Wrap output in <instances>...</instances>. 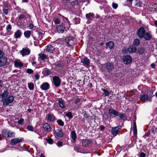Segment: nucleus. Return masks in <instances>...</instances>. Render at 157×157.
<instances>
[{
	"label": "nucleus",
	"instance_id": "obj_1",
	"mask_svg": "<svg viewBox=\"0 0 157 157\" xmlns=\"http://www.w3.org/2000/svg\"><path fill=\"white\" fill-rule=\"evenodd\" d=\"M1 133L5 138H12L14 137L15 135V133L14 132L6 129H2Z\"/></svg>",
	"mask_w": 157,
	"mask_h": 157
},
{
	"label": "nucleus",
	"instance_id": "obj_2",
	"mask_svg": "<svg viewBox=\"0 0 157 157\" xmlns=\"http://www.w3.org/2000/svg\"><path fill=\"white\" fill-rule=\"evenodd\" d=\"M14 98L13 96H10L5 99H2V101L3 102L4 105L6 106L9 104L13 103L14 100Z\"/></svg>",
	"mask_w": 157,
	"mask_h": 157
},
{
	"label": "nucleus",
	"instance_id": "obj_3",
	"mask_svg": "<svg viewBox=\"0 0 157 157\" xmlns=\"http://www.w3.org/2000/svg\"><path fill=\"white\" fill-rule=\"evenodd\" d=\"M108 114L109 115L110 117L112 118H114L116 116H119V112L113 108H110L109 109Z\"/></svg>",
	"mask_w": 157,
	"mask_h": 157
},
{
	"label": "nucleus",
	"instance_id": "obj_4",
	"mask_svg": "<svg viewBox=\"0 0 157 157\" xmlns=\"http://www.w3.org/2000/svg\"><path fill=\"white\" fill-rule=\"evenodd\" d=\"M145 33V31L144 28L141 27L139 29L137 32V34L138 37L140 38H144V35Z\"/></svg>",
	"mask_w": 157,
	"mask_h": 157
},
{
	"label": "nucleus",
	"instance_id": "obj_5",
	"mask_svg": "<svg viewBox=\"0 0 157 157\" xmlns=\"http://www.w3.org/2000/svg\"><path fill=\"white\" fill-rule=\"evenodd\" d=\"M53 82L56 87L59 86L61 84V80L60 78L57 76H55L53 78Z\"/></svg>",
	"mask_w": 157,
	"mask_h": 157
},
{
	"label": "nucleus",
	"instance_id": "obj_6",
	"mask_svg": "<svg viewBox=\"0 0 157 157\" xmlns=\"http://www.w3.org/2000/svg\"><path fill=\"white\" fill-rule=\"evenodd\" d=\"M21 54L23 57L29 55L30 53V50L28 48H23L20 52Z\"/></svg>",
	"mask_w": 157,
	"mask_h": 157
},
{
	"label": "nucleus",
	"instance_id": "obj_7",
	"mask_svg": "<svg viewBox=\"0 0 157 157\" xmlns=\"http://www.w3.org/2000/svg\"><path fill=\"white\" fill-rule=\"evenodd\" d=\"M121 126H118L112 128L111 132L112 135L114 136H116L118 134L119 130L121 129Z\"/></svg>",
	"mask_w": 157,
	"mask_h": 157
},
{
	"label": "nucleus",
	"instance_id": "obj_8",
	"mask_svg": "<svg viewBox=\"0 0 157 157\" xmlns=\"http://www.w3.org/2000/svg\"><path fill=\"white\" fill-rule=\"evenodd\" d=\"M123 62L125 64H128L132 61V58L129 55L124 56L123 58Z\"/></svg>",
	"mask_w": 157,
	"mask_h": 157
},
{
	"label": "nucleus",
	"instance_id": "obj_9",
	"mask_svg": "<svg viewBox=\"0 0 157 157\" xmlns=\"http://www.w3.org/2000/svg\"><path fill=\"white\" fill-rule=\"evenodd\" d=\"M23 140V139L21 138H15L12 139L11 140L10 144L12 145H15Z\"/></svg>",
	"mask_w": 157,
	"mask_h": 157
},
{
	"label": "nucleus",
	"instance_id": "obj_10",
	"mask_svg": "<svg viewBox=\"0 0 157 157\" xmlns=\"http://www.w3.org/2000/svg\"><path fill=\"white\" fill-rule=\"evenodd\" d=\"M65 28V26L64 24L57 25L56 27L57 31L59 33H62L64 32Z\"/></svg>",
	"mask_w": 157,
	"mask_h": 157
},
{
	"label": "nucleus",
	"instance_id": "obj_11",
	"mask_svg": "<svg viewBox=\"0 0 157 157\" xmlns=\"http://www.w3.org/2000/svg\"><path fill=\"white\" fill-rule=\"evenodd\" d=\"M43 128L45 132H49L52 131V128L47 123L43 125Z\"/></svg>",
	"mask_w": 157,
	"mask_h": 157
},
{
	"label": "nucleus",
	"instance_id": "obj_12",
	"mask_svg": "<svg viewBox=\"0 0 157 157\" xmlns=\"http://www.w3.org/2000/svg\"><path fill=\"white\" fill-rule=\"evenodd\" d=\"M140 99L143 101H151L150 97H148V96L147 94H144L140 96Z\"/></svg>",
	"mask_w": 157,
	"mask_h": 157
},
{
	"label": "nucleus",
	"instance_id": "obj_13",
	"mask_svg": "<svg viewBox=\"0 0 157 157\" xmlns=\"http://www.w3.org/2000/svg\"><path fill=\"white\" fill-rule=\"evenodd\" d=\"M50 85L47 82L43 83L40 86V88L44 90H46L49 89Z\"/></svg>",
	"mask_w": 157,
	"mask_h": 157
},
{
	"label": "nucleus",
	"instance_id": "obj_14",
	"mask_svg": "<svg viewBox=\"0 0 157 157\" xmlns=\"http://www.w3.org/2000/svg\"><path fill=\"white\" fill-rule=\"evenodd\" d=\"M82 146L85 147H87L89 144H90L91 143V140L87 139L82 140Z\"/></svg>",
	"mask_w": 157,
	"mask_h": 157
},
{
	"label": "nucleus",
	"instance_id": "obj_15",
	"mask_svg": "<svg viewBox=\"0 0 157 157\" xmlns=\"http://www.w3.org/2000/svg\"><path fill=\"white\" fill-rule=\"evenodd\" d=\"M81 62L85 67L88 66L90 64L89 60L86 57H85L83 60L81 61Z\"/></svg>",
	"mask_w": 157,
	"mask_h": 157
},
{
	"label": "nucleus",
	"instance_id": "obj_16",
	"mask_svg": "<svg viewBox=\"0 0 157 157\" xmlns=\"http://www.w3.org/2000/svg\"><path fill=\"white\" fill-rule=\"evenodd\" d=\"M106 48H109L110 49H113L114 46V43L112 41H110L106 43Z\"/></svg>",
	"mask_w": 157,
	"mask_h": 157
},
{
	"label": "nucleus",
	"instance_id": "obj_17",
	"mask_svg": "<svg viewBox=\"0 0 157 157\" xmlns=\"http://www.w3.org/2000/svg\"><path fill=\"white\" fill-rule=\"evenodd\" d=\"M137 50V48L133 45L131 46L128 48V51L129 53H135Z\"/></svg>",
	"mask_w": 157,
	"mask_h": 157
},
{
	"label": "nucleus",
	"instance_id": "obj_18",
	"mask_svg": "<svg viewBox=\"0 0 157 157\" xmlns=\"http://www.w3.org/2000/svg\"><path fill=\"white\" fill-rule=\"evenodd\" d=\"M151 38L152 35L150 33L145 32L143 38H144L146 40H149L151 39Z\"/></svg>",
	"mask_w": 157,
	"mask_h": 157
},
{
	"label": "nucleus",
	"instance_id": "obj_19",
	"mask_svg": "<svg viewBox=\"0 0 157 157\" xmlns=\"http://www.w3.org/2000/svg\"><path fill=\"white\" fill-rule=\"evenodd\" d=\"M8 95V92L7 90L4 91L2 94H0V98H2V99H5Z\"/></svg>",
	"mask_w": 157,
	"mask_h": 157
},
{
	"label": "nucleus",
	"instance_id": "obj_20",
	"mask_svg": "<svg viewBox=\"0 0 157 157\" xmlns=\"http://www.w3.org/2000/svg\"><path fill=\"white\" fill-rule=\"evenodd\" d=\"M59 104L60 107L64 108L65 107V102L61 98H59Z\"/></svg>",
	"mask_w": 157,
	"mask_h": 157
},
{
	"label": "nucleus",
	"instance_id": "obj_21",
	"mask_svg": "<svg viewBox=\"0 0 157 157\" xmlns=\"http://www.w3.org/2000/svg\"><path fill=\"white\" fill-rule=\"evenodd\" d=\"M55 136L58 137H61L63 136V133L61 130H57L55 132Z\"/></svg>",
	"mask_w": 157,
	"mask_h": 157
},
{
	"label": "nucleus",
	"instance_id": "obj_22",
	"mask_svg": "<svg viewBox=\"0 0 157 157\" xmlns=\"http://www.w3.org/2000/svg\"><path fill=\"white\" fill-rule=\"evenodd\" d=\"M47 119L49 121L53 122L55 120V117L53 114L49 113L48 114Z\"/></svg>",
	"mask_w": 157,
	"mask_h": 157
},
{
	"label": "nucleus",
	"instance_id": "obj_23",
	"mask_svg": "<svg viewBox=\"0 0 157 157\" xmlns=\"http://www.w3.org/2000/svg\"><path fill=\"white\" fill-rule=\"evenodd\" d=\"M106 68L109 71H112L113 67V65L112 63H107L105 65Z\"/></svg>",
	"mask_w": 157,
	"mask_h": 157
},
{
	"label": "nucleus",
	"instance_id": "obj_24",
	"mask_svg": "<svg viewBox=\"0 0 157 157\" xmlns=\"http://www.w3.org/2000/svg\"><path fill=\"white\" fill-rule=\"evenodd\" d=\"M7 59L6 58L0 59V66H4L6 64Z\"/></svg>",
	"mask_w": 157,
	"mask_h": 157
},
{
	"label": "nucleus",
	"instance_id": "obj_25",
	"mask_svg": "<svg viewBox=\"0 0 157 157\" xmlns=\"http://www.w3.org/2000/svg\"><path fill=\"white\" fill-rule=\"evenodd\" d=\"M21 32L20 30H17L14 33V36L16 38H19L21 36Z\"/></svg>",
	"mask_w": 157,
	"mask_h": 157
},
{
	"label": "nucleus",
	"instance_id": "obj_26",
	"mask_svg": "<svg viewBox=\"0 0 157 157\" xmlns=\"http://www.w3.org/2000/svg\"><path fill=\"white\" fill-rule=\"evenodd\" d=\"M46 50L48 52L52 53L53 51L54 50V48L52 45H49L47 46Z\"/></svg>",
	"mask_w": 157,
	"mask_h": 157
},
{
	"label": "nucleus",
	"instance_id": "obj_27",
	"mask_svg": "<svg viewBox=\"0 0 157 157\" xmlns=\"http://www.w3.org/2000/svg\"><path fill=\"white\" fill-rule=\"evenodd\" d=\"M65 41L67 43V46H71L73 43V41L72 40L69 39V38L66 39Z\"/></svg>",
	"mask_w": 157,
	"mask_h": 157
},
{
	"label": "nucleus",
	"instance_id": "obj_28",
	"mask_svg": "<svg viewBox=\"0 0 157 157\" xmlns=\"http://www.w3.org/2000/svg\"><path fill=\"white\" fill-rule=\"evenodd\" d=\"M94 14L92 13H89L86 14V17L87 19H90L94 17Z\"/></svg>",
	"mask_w": 157,
	"mask_h": 157
},
{
	"label": "nucleus",
	"instance_id": "obj_29",
	"mask_svg": "<svg viewBox=\"0 0 157 157\" xmlns=\"http://www.w3.org/2000/svg\"><path fill=\"white\" fill-rule=\"evenodd\" d=\"M133 132L135 136H136L137 135V129H136V123L135 122H134V124L133 125Z\"/></svg>",
	"mask_w": 157,
	"mask_h": 157
},
{
	"label": "nucleus",
	"instance_id": "obj_30",
	"mask_svg": "<svg viewBox=\"0 0 157 157\" xmlns=\"http://www.w3.org/2000/svg\"><path fill=\"white\" fill-rule=\"evenodd\" d=\"M150 132L154 134L156 132H157V128L155 126H152L151 129L150 130Z\"/></svg>",
	"mask_w": 157,
	"mask_h": 157
},
{
	"label": "nucleus",
	"instance_id": "obj_31",
	"mask_svg": "<svg viewBox=\"0 0 157 157\" xmlns=\"http://www.w3.org/2000/svg\"><path fill=\"white\" fill-rule=\"evenodd\" d=\"M14 64L16 67L19 68H21L23 66L22 63L19 62H15Z\"/></svg>",
	"mask_w": 157,
	"mask_h": 157
},
{
	"label": "nucleus",
	"instance_id": "obj_32",
	"mask_svg": "<svg viewBox=\"0 0 157 157\" xmlns=\"http://www.w3.org/2000/svg\"><path fill=\"white\" fill-rule=\"evenodd\" d=\"M102 90L103 92V94H104L105 96H109L110 94V92L106 89H102Z\"/></svg>",
	"mask_w": 157,
	"mask_h": 157
},
{
	"label": "nucleus",
	"instance_id": "obj_33",
	"mask_svg": "<svg viewBox=\"0 0 157 157\" xmlns=\"http://www.w3.org/2000/svg\"><path fill=\"white\" fill-rule=\"evenodd\" d=\"M71 136L72 139L73 140L75 141L76 139V133L74 131H72L71 132Z\"/></svg>",
	"mask_w": 157,
	"mask_h": 157
},
{
	"label": "nucleus",
	"instance_id": "obj_34",
	"mask_svg": "<svg viewBox=\"0 0 157 157\" xmlns=\"http://www.w3.org/2000/svg\"><path fill=\"white\" fill-rule=\"evenodd\" d=\"M43 73L44 74H46L47 75H49L51 74V72L48 69L44 68L43 70Z\"/></svg>",
	"mask_w": 157,
	"mask_h": 157
},
{
	"label": "nucleus",
	"instance_id": "obj_35",
	"mask_svg": "<svg viewBox=\"0 0 157 157\" xmlns=\"http://www.w3.org/2000/svg\"><path fill=\"white\" fill-rule=\"evenodd\" d=\"M28 88L30 90H33L34 89V85L33 83H28Z\"/></svg>",
	"mask_w": 157,
	"mask_h": 157
},
{
	"label": "nucleus",
	"instance_id": "obj_36",
	"mask_svg": "<svg viewBox=\"0 0 157 157\" xmlns=\"http://www.w3.org/2000/svg\"><path fill=\"white\" fill-rule=\"evenodd\" d=\"M31 32L30 31H26L24 33V34L25 37L27 38H29L31 35Z\"/></svg>",
	"mask_w": 157,
	"mask_h": 157
},
{
	"label": "nucleus",
	"instance_id": "obj_37",
	"mask_svg": "<svg viewBox=\"0 0 157 157\" xmlns=\"http://www.w3.org/2000/svg\"><path fill=\"white\" fill-rule=\"evenodd\" d=\"M45 139L47 142L49 144H52L54 143L52 139L49 137H48L46 138Z\"/></svg>",
	"mask_w": 157,
	"mask_h": 157
},
{
	"label": "nucleus",
	"instance_id": "obj_38",
	"mask_svg": "<svg viewBox=\"0 0 157 157\" xmlns=\"http://www.w3.org/2000/svg\"><path fill=\"white\" fill-rule=\"evenodd\" d=\"M140 43V40L138 39H136L134 40L133 44L137 46Z\"/></svg>",
	"mask_w": 157,
	"mask_h": 157
},
{
	"label": "nucleus",
	"instance_id": "obj_39",
	"mask_svg": "<svg viewBox=\"0 0 157 157\" xmlns=\"http://www.w3.org/2000/svg\"><path fill=\"white\" fill-rule=\"evenodd\" d=\"M73 21L75 24H78L80 22V19L78 18H75L73 19Z\"/></svg>",
	"mask_w": 157,
	"mask_h": 157
},
{
	"label": "nucleus",
	"instance_id": "obj_40",
	"mask_svg": "<svg viewBox=\"0 0 157 157\" xmlns=\"http://www.w3.org/2000/svg\"><path fill=\"white\" fill-rule=\"evenodd\" d=\"M57 122L60 126H63L64 124L63 122L61 119H59L57 121Z\"/></svg>",
	"mask_w": 157,
	"mask_h": 157
},
{
	"label": "nucleus",
	"instance_id": "obj_41",
	"mask_svg": "<svg viewBox=\"0 0 157 157\" xmlns=\"http://www.w3.org/2000/svg\"><path fill=\"white\" fill-rule=\"evenodd\" d=\"M25 15L24 13H22L19 15L17 18L18 19L20 20H22L25 18Z\"/></svg>",
	"mask_w": 157,
	"mask_h": 157
},
{
	"label": "nucleus",
	"instance_id": "obj_42",
	"mask_svg": "<svg viewBox=\"0 0 157 157\" xmlns=\"http://www.w3.org/2000/svg\"><path fill=\"white\" fill-rule=\"evenodd\" d=\"M122 53L124 54H127L129 53V51H128V49L125 48H124L122 49Z\"/></svg>",
	"mask_w": 157,
	"mask_h": 157
},
{
	"label": "nucleus",
	"instance_id": "obj_43",
	"mask_svg": "<svg viewBox=\"0 0 157 157\" xmlns=\"http://www.w3.org/2000/svg\"><path fill=\"white\" fill-rule=\"evenodd\" d=\"M66 116L69 117V118H72V113L70 112H66L65 113Z\"/></svg>",
	"mask_w": 157,
	"mask_h": 157
},
{
	"label": "nucleus",
	"instance_id": "obj_44",
	"mask_svg": "<svg viewBox=\"0 0 157 157\" xmlns=\"http://www.w3.org/2000/svg\"><path fill=\"white\" fill-rule=\"evenodd\" d=\"M39 55L40 56V59L42 60L46 58V55L44 54H39Z\"/></svg>",
	"mask_w": 157,
	"mask_h": 157
},
{
	"label": "nucleus",
	"instance_id": "obj_45",
	"mask_svg": "<svg viewBox=\"0 0 157 157\" xmlns=\"http://www.w3.org/2000/svg\"><path fill=\"white\" fill-rule=\"evenodd\" d=\"M12 29L11 26L10 25H8L6 27V30L8 32H10Z\"/></svg>",
	"mask_w": 157,
	"mask_h": 157
},
{
	"label": "nucleus",
	"instance_id": "obj_46",
	"mask_svg": "<svg viewBox=\"0 0 157 157\" xmlns=\"http://www.w3.org/2000/svg\"><path fill=\"white\" fill-rule=\"evenodd\" d=\"M27 130L31 131H33V127L30 125H29L27 126Z\"/></svg>",
	"mask_w": 157,
	"mask_h": 157
},
{
	"label": "nucleus",
	"instance_id": "obj_47",
	"mask_svg": "<svg viewBox=\"0 0 157 157\" xmlns=\"http://www.w3.org/2000/svg\"><path fill=\"white\" fill-rule=\"evenodd\" d=\"M81 98H77L74 101V103L75 104H77L78 103H79L81 100Z\"/></svg>",
	"mask_w": 157,
	"mask_h": 157
},
{
	"label": "nucleus",
	"instance_id": "obj_48",
	"mask_svg": "<svg viewBox=\"0 0 157 157\" xmlns=\"http://www.w3.org/2000/svg\"><path fill=\"white\" fill-rule=\"evenodd\" d=\"M118 4H116L115 3L113 2L112 3V6L113 8L114 9H116L118 7Z\"/></svg>",
	"mask_w": 157,
	"mask_h": 157
},
{
	"label": "nucleus",
	"instance_id": "obj_49",
	"mask_svg": "<svg viewBox=\"0 0 157 157\" xmlns=\"http://www.w3.org/2000/svg\"><path fill=\"white\" fill-rule=\"evenodd\" d=\"M60 22V20L59 19L57 18L54 21V23L56 24H59Z\"/></svg>",
	"mask_w": 157,
	"mask_h": 157
},
{
	"label": "nucleus",
	"instance_id": "obj_50",
	"mask_svg": "<svg viewBox=\"0 0 157 157\" xmlns=\"http://www.w3.org/2000/svg\"><path fill=\"white\" fill-rule=\"evenodd\" d=\"M120 117V118L121 119H124L125 118V114H122L121 115H119V116Z\"/></svg>",
	"mask_w": 157,
	"mask_h": 157
},
{
	"label": "nucleus",
	"instance_id": "obj_51",
	"mask_svg": "<svg viewBox=\"0 0 157 157\" xmlns=\"http://www.w3.org/2000/svg\"><path fill=\"white\" fill-rule=\"evenodd\" d=\"M33 72V71L31 69H28L26 70V72L30 74L32 73Z\"/></svg>",
	"mask_w": 157,
	"mask_h": 157
},
{
	"label": "nucleus",
	"instance_id": "obj_52",
	"mask_svg": "<svg viewBox=\"0 0 157 157\" xmlns=\"http://www.w3.org/2000/svg\"><path fill=\"white\" fill-rule=\"evenodd\" d=\"M3 12L4 14L7 15L8 13V10L6 9H3Z\"/></svg>",
	"mask_w": 157,
	"mask_h": 157
},
{
	"label": "nucleus",
	"instance_id": "obj_53",
	"mask_svg": "<svg viewBox=\"0 0 157 157\" xmlns=\"http://www.w3.org/2000/svg\"><path fill=\"white\" fill-rule=\"evenodd\" d=\"M24 121V120L23 119L21 118L18 121V124H22Z\"/></svg>",
	"mask_w": 157,
	"mask_h": 157
},
{
	"label": "nucleus",
	"instance_id": "obj_54",
	"mask_svg": "<svg viewBox=\"0 0 157 157\" xmlns=\"http://www.w3.org/2000/svg\"><path fill=\"white\" fill-rule=\"evenodd\" d=\"M34 77L36 80H37L39 79L40 76L39 75L36 74L34 75Z\"/></svg>",
	"mask_w": 157,
	"mask_h": 157
},
{
	"label": "nucleus",
	"instance_id": "obj_55",
	"mask_svg": "<svg viewBox=\"0 0 157 157\" xmlns=\"http://www.w3.org/2000/svg\"><path fill=\"white\" fill-rule=\"evenodd\" d=\"M34 25L33 24H31L29 25V29H32L34 27Z\"/></svg>",
	"mask_w": 157,
	"mask_h": 157
},
{
	"label": "nucleus",
	"instance_id": "obj_56",
	"mask_svg": "<svg viewBox=\"0 0 157 157\" xmlns=\"http://www.w3.org/2000/svg\"><path fill=\"white\" fill-rule=\"evenodd\" d=\"M57 145L58 147H60L62 146V143L61 142H59L57 143Z\"/></svg>",
	"mask_w": 157,
	"mask_h": 157
},
{
	"label": "nucleus",
	"instance_id": "obj_57",
	"mask_svg": "<svg viewBox=\"0 0 157 157\" xmlns=\"http://www.w3.org/2000/svg\"><path fill=\"white\" fill-rule=\"evenodd\" d=\"M140 156L141 157H145L146 155L144 153L141 152L140 153Z\"/></svg>",
	"mask_w": 157,
	"mask_h": 157
},
{
	"label": "nucleus",
	"instance_id": "obj_58",
	"mask_svg": "<svg viewBox=\"0 0 157 157\" xmlns=\"http://www.w3.org/2000/svg\"><path fill=\"white\" fill-rule=\"evenodd\" d=\"M4 54V53L0 50V57H2Z\"/></svg>",
	"mask_w": 157,
	"mask_h": 157
},
{
	"label": "nucleus",
	"instance_id": "obj_59",
	"mask_svg": "<svg viewBox=\"0 0 157 157\" xmlns=\"http://www.w3.org/2000/svg\"><path fill=\"white\" fill-rule=\"evenodd\" d=\"M100 128L101 131H102L105 128V127L103 125H101L100 126Z\"/></svg>",
	"mask_w": 157,
	"mask_h": 157
},
{
	"label": "nucleus",
	"instance_id": "obj_60",
	"mask_svg": "<svg viewBox=\"0 0 157 157\" xmlns=\"http://www.w3.org/2000/svg\"><path fill=\"white\" fill-rule=\"evenodd\" d=\"M154 42L155 43V44L156 46V48L157 49V39L155 40L154 41Z\"/></svg>",
	"mask_w": 157,
	"mask_h": 157
},
{
	"label": "nucleus",
	"instance_id": "obj_61",
	"mask_svg": "<svg viewBox=\"0 0 157 157\" xmlns=\"http://www.w3.org/2000/svg\"><path fill=\"white\" fill-rule=\"evenodd\" d=\"M150 130L149 131L147 132V133H146V134H145V136H149V135L150 134Z\"/></svg>",
	"mask_w": 157,
	"mask_h": 157
},
{
	"label": "nucleus",
	"instance_id": "obj_62",
	"mask_svg": "<svg viewBox=\"0 0 157 157\" xmlns=\"http://www.w3.org/2000/svg\"><path fill=\"white\" fill-rule=\"evenodd\" d=\"M65 20H66V21H67V23H68L69 24V23H70V21H69L68 20V19L67 18V17H65Z\"/></svg>",
	"mask_w": 157,
	"mask_h": 157
},
{
	"label": "nucleus",
	"instance_id": "obj_63",
	"mask_svg": "<svg viewBox=\"0 0 157 157\" xmlns=\"http://www.w3.org/2000/svg\"><path fill=\"white\" fill-rule=\"evenodd\" d=\"M151 66L152 68H154L155 67V64L154 63H152L151 64Z\"/></svg>",
	"mask_w": 157,
	"mask_h": 157
},
{
	"label": "nucleus",
	"instance_id": "obj_64",
	"mask_svg": "<svg viewBox=\"0 0 157 157\" xmlns=\"http://www.w3.org/2000/svg\"><path fill=\"white\" fill-rule=\"evenodd\" d=\"M32 64L33 66H34L36 64L35 62H32Z\"/></svg>",
	"mask_w": 157,
	"mask_h": 157
}]
</instances>
